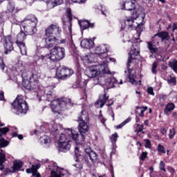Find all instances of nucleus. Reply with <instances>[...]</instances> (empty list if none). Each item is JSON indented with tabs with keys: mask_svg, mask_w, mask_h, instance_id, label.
<instances>
[{
	"mask_svg": "<svg viewBox=\"0 0 177 177\" xmlns=\"http://www.w3.org/2000/svg\"><path fill=\"white\" fill-rule=\"evenodd\" d=\"M77 121L78 122H80V121L82 122L78 125L80 133L70 129H67V132L68 135H71L73 139H74L78 145H82L85 135H86V132L89 131V114L88 112L82 110L78 115Z\"/></svg>",
	"mask_w": 177,
	"mask_h": 177,
	"instance_id": "f257e3e1",
	"label": "nucleus"
},
{
	"mask_svg": "<svg viewBox=\"0 0 177 177\" xmlns=\"http://www.w3.org/2000/svg\"><path fill=\"white\" fill-rule=\"evenodd\" d=\"M59 129H62L60 124H53L49 125L50 132L52 133L53 136H54V139L55 140H58V150L59 151H62L63 153H66V151H68L70 148L71 147V142L72 139L74 140V138L71 136V134H68V131H67V129H64V133H59Z\"/></svg>",
	"mask_w": 177,
	"mask_h": 177,
	"instance_id": "f03ea898",
	"label": "nucleus"
},
{
	"mask_svg": "<svg viewBox=\"0 0 177 177\" xmlns=\"http://www.w3.org/2000/svg\"><path fill=\"white\" fill-rule=\"evenodd\" d=\"M56 88V85L48 86L45 88L44 93L47 97L48 102H50V107L52 111L54 113H59V111H62L63 109H66L67 106H70L71 104V100H68L67 98H64L62 100L60 99L53 100V89Z\"/></svg>",
	"mask_w": 177,
	"mask_h": 177,
	"instance_id": "7ed1b4c3",
	"label": "nucleus"
},
{
	"mask_svg": "<svg viewBox=\"0 0 177 177\" xmlns=\"http://www.w3.org/2000/svg\"><path fill=\"white\" fill-rule=\"evenodd\" d=\"M21 75L22 78V85L28 91H32V89H37L38 86V75L33 73L29 72L27 75L26 73H22L21 71Z\"/></svg>",
	"mask_w": 177,
	"mask_h": 177,
	"instance_id": "20e7f679",
	"label": "nucleus"
},
{
	"mask_svg": "<svg viewBox=\"0 0 177 177\" xmlns=\"http://www.w3.org/2000/svg\"><path fill=\"white\" fill-rule=\"evenodd\" d=\"M12 111L17 115L20 114H27L28 111V104L22 95H18L15 100L12 103Z\"/></svg>",
	"mask_w": 177,
	"mask_h": 177,
	"instance_id": "39448f33",
	"label": "nucleus"
},
{
	"mask_svg": "<svg viewBox=\"0 0 177 177\" xmlns=\"http://www.w3.org/2000/svg\"><path fill=\"white\" fill-rule=\"evenodd\" d=\"M86 74L88 78H95L102 75V74H110V70H109V66L106 64H100L87 68Z\"/></svg>",
	"mask_w": 177,
	"mask_h": 177,
	"instance_id": "423d86ee",
	"label": "nucleus"
},
{
	"mask_svg": "<svg viewBox=\"0 0 177 177\" xmlns=\"http://www.w3.org/2000/svg\"><path fill=\"white\" fill-rule=\"evenodd\" d=\"M37 24H38V18L37 17L32 15L26 17L23 21L25 32L28 35H34L37 32Z\"/></svg>",
	"mask_w": 177,
	"mask_h": 177,
	"instance_id": "0eeeda50",
	"label": "nucleus"
},
{
	"mask_svg": "<svg viewBox=\"0 0 177 177\" xmlns=\"http://www.w3.org/2000/svg\"><path fill=\"white\" fill-rule=\"evenodd\" d=\"M85 138H86V134H85L84 142L82 144H78L77 143V141L74 140V142L76 144L75 147H78V149H80L78 151L79 154H82V151H84L86 154L84 157L86 158V160H88V157L92 164H95V162L97 161V155L95 153V151H93L91 149V147H85Z\"/></svg>",
	"mask_w": 177,
	"mask_h": 177,
	"instance_id": "6e6552de",
	"label": "nucleus"
},
{
	"mask_svg": "<svg viewBox=\"0 0 177 177\" xmlns=\"http://www.w3.org/2000/svg\"><path fill=\"white\" fill-rule=\"evenodd\" d=\"M140 15V13H139V11H133L131 17H127L124 21V24H122L121 31L125 30V27H128V28H132L133 30L139 28V27H140V24L135 22V20L139 17Z\"/></svg>",
	"mask_w": 177,
	"mask_h": 177,
	"instance_id": "1a4fd4ad",
	"label": "nucleus"
},
{
	"mask_svg": "<svg viewBox=\"0 0 177 177\" xmlns=\"http://www.w3.org/2000/svg\"><path fill=\"white\" fill-rule=\"evenodd\" d=\"M66 57V49L63 47L55 46L50 51L49 59L51 62H60Z\"/></svg>",
	"mask_w": 177,
	"mask_h": 177,
	"instance_id": "9d476101",
	"label": "nucleus"
},
{
	"mask_svg": "<svg viewBox=\"0 0 177 177\" xmlns=\"http://www.w3.org/2000/svg\"><path fill=\"white\" fill-rule=\"evenodd\" d=\"M98 82H100L102 85L104 86H106L108 88V89H111V88H114L115 85H122L124 82H122V80H120V82H118V80L115 79L114 77H111L108 79H106L105 76L99 77L97 78Z\"/></svg>",
	"mask_w": 177,
	"mask_h": 177,
	"instance_id": "9b49d317",
	"label": "nucleus"
},
{
	"mask_svg": "<svg viewBox=\"0 0 177 177\" xmlns=\"http://www.w3.org/2000/svg\"><path fill=\"white\" fill-rule=\"evenodd\" d=\"M48 169L50 171V177H67L65 170L59 167L55 162H51L48 165Z\"/></svg>",
	"mask_w": 177,
	"mask_h": 177,
	"instance_id": "f8f14e48",
	"label": "nucleus"
},
{
	"mask_svg": "<svg viewBox=\"0 0 177 177\" xmlns=\"http://www.w3.org/2000/svg\"><path fill=\"white\" fill-rule=\"evenodd\" d=\"M80 148L75 147V164H73V167L75 168H77V169H82L84 167V162H86L88 165H91V162H89V160H87L84 156H82L81 153H79Z\"/></svg>",
	"mask_w": 177,
	"mask_h": 177,
	"instance_id": "ddd939ff",
	"label": "nucleus"
},
{
	"mask_svg": "<svg viewBox=\"0 0 177 177\" xmlns=\"http://www.w3.org/2000/svg\"><path fill=\"white\" fill-rule=\"evenodd\" d=\"M140 55V50L139 48V43L136 42L133 44L131 49L129 53V58L127 62V68L131 67V63L133 62V60H136V57Z\"/></svg>",
	"mask_w": 177,
	"mask_h": 177,
	"instance_id": "4468645a",
	"label": "nucleus"
},
{
	"mask_svg": "<svg viewBox=\"0 0 177 177\" xmlns=\"http://www.w3.org/2000/svg\"><path fill=\"white\" fill-rule=\"evenodd\" d=\"M109 50V45L101 44L95 48L93 47L91 52L96 55V57L102 60L104 57H107V52Z\"/></svg>",
	"mask_w": 177,
	"mask_h": 177,
	"instance_id": "2eb2a0df",
	"label": "nucleus"
},
{
	"mask_svg": "<svg viewBox=\"0 0 177 177\" xmlns=\"http://www.w3.org/2000/svg\"><path fill=\"white\" fill-rule=\"evenodd\" d=\"M160 41H161V39L158 34H156L152 37V41L147 42V48L151 55H157L158 53L157 45L160 44Z\"/></svg>",
	"mask_w": 177,
	"mask_h": 177,
	"instance_id": "dca6fc26",
	"label": "nucleus"
},
{
	"mask_svg": "<svg viewBox=\"0 0 177 177\" xmlns=\"http://www.w3.org/2000/svg\"><path fill=\"white\" fill-rule=\"evenodd\" d=\"M59 34H62V28L57 24H51L45 30L46 37H55L54 35L58 36Z\"/></svg>",
	"mask_w": 177,
	"mask_h": 177,
	"instance_id": "f3484780",
	"label": "nucleus"
},
{
	"mask_svg": "<svg viewBox=\"0 0 177 177\" xmlns=\"http://www.w3.org/2000/svg\"><path fill=\"white\" fill-rule=\"evenodd\" d=\"M3 46L6 50L5 55H8L9 52H12L15 49L13 47V40L12 39V35H8L3 38Z\"/></svg>",
	"mask_w": 177,
	"mask_h": 177,
	"instance_id": "a211bd4d",
	"label": "nucleus"
},
{
	"mask_svg": "<svg viewBox=\"0 0 177 177\" xmlns=\"http://www.w3.org/2000/svg\"><path fill=\"white\" fill-rule=\"evenodd\" d=\"M43 44V48H45L46 49H52L55 45L59 44V41H57L56 37H46L44 39Z\"/></svg>",
	"mask_w": 177,
	"mask_h": 177,
	"instance_id": "6ab92c4d",
	"label": "nucleus"
},
{
	"mask_svg": "<svg viewBox=\"0 0 177 177\" xmlns=\"http://www.w3.org/2000/svg\"><path fill=\"white\" fill-rule=\"evenodd\" d=\"M124 73L127 74V80L129 82L132 84L133 85H138V80H136V75L135 74V71L133 69H128V71H124Z\"/></svg>",
	"mask_w": 177,
	"mask_h": 177,
	"instance_id": "aec40b11",
	"label": "nucleus"
},
{
	"mask_svg": "<svg viewBox=\"0 0 177 177\" xmlns=\"http://www.w3.org/2000/svg\"><path fill=\"white\" fill-rule=\"evenodd\" d=\"M68 21L64 22V29L69 34H71V27H73V24L71 23L73 21V14H71V10L68 12Z\"/></svg>",
	"mask_w": 177,
	"mask_h": 177,
	"instance_id": "412c9836",
	"label": "nucleus"
},
{
	"mask_svg": "<svg viewBox=\"0 0 177 177\" xmlns=\"http://www.w3.org/2000/svg\"><path fill=\"white\" fill-rule=\"evenodd\" d=\"M136 0H131V1H126L121 6L122 10H135V3Z\"/></svg>",
	"mask_w": 177,
	"mask_h": 177,
	"instance_id": "4be33fe9",
	"label": "nucleus"
},
{
	"mask_svg": "<svg viewBox=\"0 0 177 177\" xmlns=\"http://www.w3.org/2000/svg\"><path fill=\"white\" fill-rule=\"evenodd\" d=\"M95 45V42L91 39H84L80 42V46L84 49H91L92 51L93 49V46Z\"/></svg>",
	"mask_w": 177,
	"mask_h": 177,
	"instance_id": "5701e85b",
	"label": "nucleus"
},
{
	"mask_svg": "<svg viewBox=\"0 0 177 177\" xmlns=\"http://www.w3.org/2000/svg\"><path fill=\"white\" fill-rule=\"evenodd\" d=\"M81 30H88V28H93L95 24H91L88 20H80L78 21Z\"/></svg>",
	"mask_w": 177,
	"mask_h": 177,
	"instance_id": "b1692460",
	"label": "nucleus"
},
{
	"mask_svg": "<svg viewBox=\"0 0 177 177\" xmlns=\"http://www.w3.org/2000/svg\"><path fill=\"white\" fill-rule=\"evenodd\" d=\"M95 57H96V55L95 53H93V52H92L91 55H85L83 57L84 63H87V64H92V63H95L97 60Z\"/></svg>",
	"mask_w": 177,
	"mask_h": 177,
	"instance_id": "393cba45",
	"label": "nucleus"
},
{
	"mask_svg": "<svg viewBox=\"0 0 177 177\" xmlns=\"http://www.w3.org/2000/svg\"><path fill=\"white\" fill-rule=\"evenodd\" d=\"M65 73L66 67L65 66H59L57 68L56 77L58 80H65Z\"/></svg>",
	"mask_w": 177,
	"mask_h": 177,
	"instance_id": "a878e982",
	"label": "nucleus"
},
{
	"mask_svg": "<svg viewBox=\"0 0 177 177\" xmlns=\"http://www.w3.org/2000/svg\"><path fill=\"white\" fill-rule=\"evenodd\" d=\"M109 100V96H107V93H104L103 95H100L99 100L95 102V104H100V109L106 104V102Z\"/></svg>",
	"mask_w": 177,
	"mask_h": 177,
	"instance_id": "bb28decb",
	"label": "nucleus"
},
{
	"mask_svg": "<svg viewBox=\"0 0 177 177\" xmlns=\"http://www.w3.org/2000/svg\"><path fill=\"white\" fill-rule=\"evenodd\" d=\"M50 138H49L48 136H44L40 138L41 145H42L46 148L50 147Z\"/></svg>",
	"mask_w": 177,
	"mask_h": 177,
	"instance_id": "cd10ccee",
	"label": "nucleus"
},
{
	"mask_svg": "<svg viewBox=\"0 0 177 177\" xmlns=\"http://www.w3.org/2000/svg\"><path fill=\"white\" fill-rule=\"evenodd\" d=\"M47 6L50 8H55V6H58V5H62L63 3V0H47L46 1Z\"/></svg>",
	"mask_w": 177,
	"mask_h": 177,
	"instance_id": "c85d7f7f",
	"label": "nucleus"
},
{
	"mask_svg": "<svg viewBox=\"0 0 177 177\" xmlns=\"http://www.w3.org/2000/svg\"><path fill=\"white\" fill-rule=\"evenodd\" d=\"M26 37H27V35L21 30L17 36V45L19 44H24V41H26Z\"/></svg>",
	"mask_w": 177,
	"mask_h": 177,
	"instance_id": "c756f323",
	"label": "nucleus"
},
{
	"mask_svg": "<svg viewBox=\"0 0 177 177\" xmlns=\"http://www.w3.org/2000/svg\"><path fill=\"white\" fill-rule=\"evenodd\" d=\"M13 172H17V171H20L23 168V162L20 160H15L13 162Z\"/></svg>",
	"mask_w": 177,
	"mask_h": 177,
	"instance_id": "7c9ffc66",
	"label": "nucleus"
},
{
	"mask_svg": "<svg viewBox=\"0 0 177 177\" xmlns=\"http://www.w3.org/2000/svg\"><path fill=\"white\" fill-rule=\"evenodd\" d=\"M6 161V155L3 153V150H1L0 152V171H3L5 166L3 163Z\"/></svg>",
	"mask_w": 177,
	"mask_h": 177,
	"instance_id": "2f4dec72",
	"label": "nucleus"
},
{
	"mask_svg": "<svg viewBox=\"0 0 177 177\" xmlns=\"http://www.w3.org/2000/svg\"><path fill=\"white\" fill-rule=\"evenodd\" d=\"M174 109L175 104H174V103H169L166 105L164 113L167 115H169L171 114V111H172Z\"/></svg>",
	"mask_w": 177,
	"mask_h": 177,
	"instance_id": "473e14b6",
	"label": "nucleus"
},
{
	"mask_svg": "<svg viewBox=\"0 0 177 177\" xmlns=\"http://www.w3.org/2000/svg\"><path fill=\"white\" fill-rule=\"evenodd\" d=\"M17 45L20 49L21 54L23 55V56H26L27 46H26V43H21V44L19 43Z\"/></svg>",
	"mask_w": 177,
	"mask_h": 177,
	"instance_id": "72a5a7b5",
	"label": "nucleus"
},
{
	"mask_svg": "<svg viewBox=\"0 0 177 177\" xmlns=\"http://www.w3.org/2000/svg\"><path fill=\"white\" fill-rule=\"evenodd\" d=\"M102 60V63L101 64H106V66H107V64L109 63V62L115 63V58L110 57L107 54H106V57H104V58Z\"/></svg>",
	"mask_w": 177,
	"mask_h": 177,
	"instance_id": "f704fd0d",
	"label": "nucleus"
},
{
	"mask_svg": "<svg viewBox=\"0 0 177 177\" xmlns=\"http://www.w3.org/2000/svg\"><path fill=\"white\" fill-rule=\"evenodd\" d=\"M159 38L162 39V41H168L169 39V35L167 32H160L158 33Z\"/></svg>",
	"mask_w": 177,
	"mask_h": 177,
	"instance_id": "c9c22d12",
	"label": "nucleus"
},
{
	"mask_svg": "<svg viewBox=\"0 0 177 177\" xmlns=\"http://www.w3.org/2000/svg\"><path fill=\"white\" fill-rule=\"evenodd\" d=\"M136 110L140 111V113H139L140 117H145V112L147 110V106H136Z\"/></svg>",
	"mask_w": 177,
	"mask_h": 177,
	"instance_id": "e433bc0d",
	"label": "nucleus"
},
{
	"mask_svg": "<svg viewBox=\"0 0 177 177\" xmlns=\"http://www.w3.org/2000/svg\"><path fill=\"white\" fill-rule=\"evenodd\" d=\"M73 74H74V71H73V69L65 68V80L66 78H69V77H71Z\"/></svg>",
	"mask_w": 177,
	"mask_h": 177,
	"instance_id": "4c0bfd02",
	"label": "nucleus"
},
{
	"mask_svg": "<svg viewBox=\"0 0 177 177\" xmlns=\"http://www.w3.org/2000/svg\"><path fill=\"white\" fill-rule=\"evenodd\" d=\"M44 132H48L46 131V127H45V124L41 125L38 130H35L34 133L37 135V133H44Z\"/></svg>",
	"mask_w": 177,
	"mask_h": 177,
	"instance_id": "58836bf2",
	"label": "nucleus"
},
{
	"mask_svg": "<svg viewBox=\"0 0 177 177\" xmlns=\"http://www.w3.org/2000/svg\"><path fill=\"white\" fill-rule=\"evenodd\" d=\"M169 67L177 73V61H173L169 63Z\"/></svg>",
	"mask_w": 177,
	"mask_h": 177,
	"instance_id": "ea45409f",
	"label": "nucleus"
},
{
	"mask_svg": "<svg viewBox=\"0 0 177 177\" xmlns=\"http://www.w3.org/2000/svg\"><path fill=\"white\" fill-rule=\"evenodd\" d=\"M131 122V118L126 119L122 123L115 127L116 129H121L124 126L127 125L128 122Z\"/></svg>",
	"mask_w": 177,
	"mask_h": 177,
	"instance_id": "a19ab883",
	"label": "nucleus"
},
{
	"mask_svg": "<svg viewBox=\"0 0 177 177\" xmlns=\"http://www.w3.org/2000/svg\"><path fill=\"white\" fill-rule=\"evenodd\" d=\"M9 145V142L8 140H5V138H3L2 137L0 138V147H6Z\"/></svg>",
	"mask_w": 177,
	"mask_h": 177,
	"instance_id": "79ce46f5",
	"label": "nucleus"
},
{
	"mask_svg": "<svg viewBox=\"0 0 177 177\" xmlns=\"http://www.w3.org/2000/svg\"><path fill=\"white\" fill-rule=\"evenodd\" d=\"M9 131L10 129L8 127L0 128V138H2L3 135H6Z\"/></svg>",
	"mask_w": 177,
	"mask_h": 177,
	"instance_id": "37998d69",
	"label": "nucleus"
},
{
	"mask_svg": "<svg viewBox=\"0 0 177 177\" xmlns=\"http://www.w3.org/2000/svg\"><path fill=\"white\" fill-rule=\"evenodd\" d=\"M5 68H6V65H5V62H3V59L0 58V70H1L3 73H6Z\"/></svg>",
	"mask_w": 177,
	"mask_h": 177,
	"instance_id": "c03bdc74",
	"label": "nucleus"
},
{
	"mask_svg": "<svg viewBox=\"0 0 177 177\" xmlns=\"http://www.w3.org/2000/svg\"><path fill=\"white\" fill-rule=\"evenodd\" d=\"M157 67H158V63L157 62H154L152 64V74H157Z\"/></svg>",
	"mask_w": 177,
	"mask_h": 177,
	"instance_id": "a18cd8bd",
	"label": "nucleus"
},
{
	"mask_svg": "<svg viewBox=\"0 0 177 177\" xmlns=\"http://www.w3.org/2000/svg\"><path fill=\"white\" fill-rule=\"evenodd\" d=\"M7 9H8V12H10V13L13 12V11L15 10V3H8V4L7 6Z\"/></svg>",
	"mask_w": 177,
	"mask_h": 177,
	"instance_id": "49530a36",
	"label": "nucleus"
},
{
	"mask_svg": "<svg viewBox=\"0 0 177 177\" xmlns=\"http://www.w3.org/2000/svg\"><path fill=\"white\" fill-rule=\"evenodd\" d=\"M176 134V131L175 128H172L169 129V139H174V136Z\"/></svg>",
	"mask_w": 177,
	"mask_h": 177,
	"instance_id": "de8ad7c7",
	"label": "nucleus"
},
{
	"mask_svg": "<svg viewBox=\"0 0 177 177\" xmlns=\"http://www.w3.org/2000/svg\"><path fill=\"white\" fill-rule=\"evenodd\" d=\"M158 151L159 153H162V154H165V148L164 146L161 145V144H158Z\"/></svg>",
	"mask_w": 177,
	"mask_h": 177,
	"instance_id": "09e8293b",
	"label": "nucleus"
},
{
	"mask_svg": "<svg viewBox=\"0 0 177 177\" xmlns=\"http://www.w3.org/2000/svg\"><path fill=\"white\" fill-rule=\"evenodd\" d=\"M159 169L160 171H163V172H167V169H165V163L164 161L161 160L159 164Z\"/></svg>",
	"mask_w": 177,
	"mask_h": 177,
	"instance_id": "8fccbe9b",
	"label": "nucleus"
},
{
	"mask_svg": "<svg viewBox=\"0 0 177 177\" xmlns=\"http://www.w3.org/2000/svg\"><path fill=\"white\" fill-rule=\"evenodd\" d=\"M118 139V134L117 133L112 134L111 137V141L112 142V143H115Z\"/></svg>",
	"mask_w": 177,
	"mask_h": 177,
	"instance_id": "3c124183",
	"label": "nucleus"
},
{
	"mask_svg": "<svg viewBox=\"0 0 177 177\" xmlns=\"http://www.w3.org/2000/svg\"><path fill=\"white\" fill-rule=\"evenodd\" d=\"M53 161H51L49 162V160L48 159H42L41 160V164H44V165H47L48 167L47 169H49V165H50L51 162H53Z\"/></svg>",
	"mask_w": 177,
	"mask_h": 177,
	"instance_id": "603ef678",
	"label": "nucleus"
},
{
	"mask_svg": "<svg viewBox=\"0 0 177 177\" xmlns=\"http://www.w3.org/2000/svg\"><path fill=\"white\" fill-rule=\"evenodd\" d=\"M146 149H151V142L149 139L145 140Z\"/></svg>",
	"mask_w": 177,
	"mask_h": 177,
	"instance_id": "864d4df0",
	"label": "nucleus"
},
{
	"mask_svg": "<svg viewBox=\"0 0 177 177\" xmlns=\"http://www.w3.org/2000/svg\"><path fill=\"white\" fill-rule=\"evenodd\" d=\"M74 3H79L80 5H82L86 2V0H71Z\"/></svg>",
	"mask_w": 177,
	"mask_h": 177,
	"instance_id": "5fc2aeb1",
	"label": "nucleus"
},
{
	"mask_svg": "<svg viewBox=\"0 0 177 177\" xmlns=\"http://www.w3.org/2000/svg\"><path fill=\"white\" fill-rule=\"evenodd\" d=\"M35 166L34 165H32V168L26 169L27 174H34V168Z\"/></svg>",
	"mask_w": 177,
	"mask_h": 177,
	"instance_id": "6e6d98bb",
	"label": "nucleus"
},
{
	"mask_svg": "<svg viewBox=\"0 0 177 177\" xmlns=\"http://www.w3.org/2000/svg\"><path fill=\"white\" fill-rule=\"evenodd\" d=\"M147 93H149V95H154V89L153 88V87H149L147 90Z\"/></svg>",
	"mask_w": 177,
	"mask_h": 177,
	"instance_id": "4d7b16f0",
	"label": "nucleus"
},
{
	"mask_svg": "<svg viewBox=\"0 0 177 177\" xmlns=\"http://www.w3.org/2000/svg\"><path fill=\"white\" fill-rule=\"evenodd\" d=\"M3 26H5V20H3V18L0 17V27L2 31H3Z\"/></svg>",
	"mask_w": 177,
	"mask_h": 177,
	"instance_id": "13d9d810",
	"label": "nucleus"
},
{
	"mask_svg": "<svg viewBox=\"0 0 177 177\" xmlns=\"http://www.w3.org/2000/svg\"><path fill=\"white\" fill-rule=\"evenodd\" d=\"M147 157V152H142L140 156V160H142V161H145Z\"/></svg>",
	"mask_w": 177,
	"mask_h": 177,
	"instance_id": "bf43d9fd",
	"label": "nucleus"
},
{
	"mask_svg": "<svg viewBox=\"0 0 177 177\" xmlns=\"http://www.w3.org/2000/svg\"><path fill=\"white\" fill-rule=\"evenodd\" d=\"M86 86V84H85V82H80V84L77 86V88H85Z\"/></svg>",
	"mask_w": 177,
	"mask_h": 177,
	"instance_id": "052dcab7",
	"label": "nucleus"
},
{
	"mask_svg": "<svg viewBox=\"0 0 177 177\" xmlns=\"http://www.w3.org/2000/svg\"><path fill=\"white\" fill-rule=\"evenodd\" d=\"M9 20L10 21H11V23H16V21L15 20H16V15H12V17H9Z\"/></svg>",
	"mask_w": 177,
	"mask_h": 177,
	"instance_id": "680f3d73",
	"label": "nucleus"
},
{
	"mask_svg": "<svg viewBox=\"0 0 177 177\" xmlns=\"http://www.w3.org/2000/svg\"><path fill=\"white\" fill-rule=\"evenodd\" d=\"M177 30V23L176 22H174L173 23V28H172V32H174L175 30Z\"/></svg>",
	"mask_w": 177,
	"mask_h": 177,
	"instance_id": "e2e57ef3",
	"label": "nucleus"
},
{
	"mask_svg": "<svg viewBox=\"0 0 177 177\" xmlns=\"http://www.w3.org/2000/svg\"><path fill=\"white\" fill-rule=\"evenodd\" d=\"M168 84H176V80L175 78H171L168 80Z\"/></svg>",
	"mask_w": 177,
	"mask_h": 177,
	"instance_id": "0e129e2a",
	"label": "nucleus"
},
{
	"mask_svg": "<svg viewBox=\"0 0 177 177\" xmlns=\"http://www.w3.org/2000/svg\"><path fill=\"white\" fill-rule=\"evenodd\" d=\"M160 133H162V135L165 136L167 135V129L162 128L160 129Z\"/></svg>",
	"mask_w": 177,
	"mask_h": 177,
	"instance_id": "69168bd1",
	"label": "nucleus"
},
{
	"mask_svg": "<svg viewBox=\"0 0 177 177\" xmlns=\"http://www.w3.org/2000/svg\"><path fill=\"white\" fill-rule=\"evenodd\" d=\"M0 100H5V97L3 96V92H0Z\"/></svg>",
	"mask_w": 177,
	"mask_h": 177,
	"instance_id": "338daca9",
	"label": "nucleus"
},
{
	"mask_svg": "<svg viewBox=\"0 0 177 177\" xmlns=\"http://www.w3.org/2000/svg\"><path fill=\"white\" fill-rule=\"evenodd\" d=\"M32 176L36 177H41V175H39V173H37V171H34L32 173Z\"/></svg>",
	"mask_w": 177,
	"mask_h": 177,
	"instance_id": "774afa93",
	"label": "nucleus"
}]
</instances>
